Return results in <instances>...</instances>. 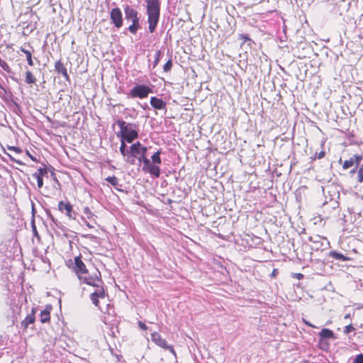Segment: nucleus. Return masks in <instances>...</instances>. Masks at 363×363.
<instances>
[{
	"label": "nucleus",
	"instance_id": "obj_39",
	"mask_svg": "<svg viewBox=\"0 0 363 363\" xmlns=\"http://www.w3.org/2000/svg\"><path fill=\"white\" fill-rule=\"evenodd\" d=\"M27 155L29 156V157L33 161V162H38V160L33 157L32 155L30 154V152L28 151H27Z\"/></svg>",
	"mask_w": 363,
	"mask_h": 363
},
{
	"label": "nucleus",
	"instance_id": "obj_36",
	"mask_svg": "<svg viewBox=\"0 0 363 363\" xmlns=\"http://www.w3.org/2000/svg\"><path fill=\"white\" fill-rule=\"evenodd\" d=\"M291 277L298 280L303 279L304 277L303 274L301 273H293Z\"/></svg>",
	"mask_w": 363,
	"mask_h": 363
},
{
	"label": "nucleus",
	"instance_id": "obj_10",
	"mask_svg": "<svg viewBox=\"0 0 363 363\" xmlns=\"http://www.w3.org/2000/svg\"><path fill=\"white\" fill-rule=\"evenodd\" d=\"M143 164V166L142 169L143 172H147L156 178L160 177L161 171L159 164H151L148 158L145 160Z\"/></svg>",
	"mask_w": 363,
	"mask_h": 363
},
{
	"label": "nucleus",
	"instance_id": "obj_40",
	"mask_svg": "<svg viewBox=\"0 0 363 363\" xmlns=\"http://www.w3.org/2000/svg\"><path fill=\"white\" fill-rule=\"evenodd\" d=\"M278 274V270L277 269H274L272 274H271V276L272 277H276V276Z\"/></svg>",
	"mask_w": 363,
	"mask_h": 363
},
{
	"label": "nucleus",
	"instance_id": "obj_24",
	"mask_svg": "<svg viewBox=\"0 0 363 363\" xmlns=\"http://www.w3.org/2000/svg\"><path fill=\"white\" fill-rule=\"evenodd\" d=\"M83 213L84 215H86L88 219L95 221L96 216L91 211L89 207L84 208Z\"/></svg>",
	"mask_w": 363,
	"mask_h": 363
},
{
	"label": "nucleus",
	"instance_id": "obj_42",
	"mask_svg": "<svg viewBox=\"0 0 363 363\" xmlns=\"http://www.w3.org/2000/svg\"><path fill=\"white\" fill-rule=\"evenodd\" d=\"M240 38L245 39V40H250V39L248 38V36L245 35H240Z\"/></svg>",
	"mask_w": 363,
	"mask_h": 363
},
{
	"label": "nucleus",
	"instance_id": "obj_29",
	"mask_svg": "<svg viewBox=\"0 0 363 363\" xmlns=\"http://www.w3.org/2000/svg\"><path fill=\"white\" fill-rule=\"evenodd\" d=\"M149 92H130L133 97H139L140 99L147 96Z\"/></svg>",
	"mask_w": 363,
	"mask_h": 363
},
{
	"label": "nucleus",
	"instance_id": "obj_17",
	"mask_svg": "<svg viewBox=\"0 0 363 363\" xmlns=\"http://www.w3.org/2000/svg\"><path fill=\"white\" fill-rule=\"evenodd\" d=\"M52 311V306L47 305L45 308L40 313V322L42 323H50V313Z\"/></svg>",
	"mask_w": 363,
	"mask_h": 363
},
{
	"label": "nucleus",
	"instance_id": "obj_25",
	"mask_svg": "<svg viewBox=\"0 0 363 363\" xmlns=\"http://www.w3.org/2000/svg\"><path fill=\"white\" fill-rule=\"evenodd\" d=\"M109 184H111L115 188L119 185V179L116 176L108 177L105 179Z\"/></svg>",
	"mask_w": 363,
	"mask_h": 363
},
{
	"label": "nucleus",
	"instance_id": "obj_13",
	"mask_svg": "<svg viewBox=\"0 0 363 363\" xmlns=\"http://www.w3.org/2000/svg\"><path fill=\"white\" fill-rule=\"evenodd\" d=\"M36 308H33L30 313L21 321V324L23 332H26L29 325L34 324L35 321Z\"/></svg>",
	"mask_w": 363,
	"mask_h": 363
},
{
	"label": "nucleus",
	"instance_id": "obj_27",
	"mask_svg": "<svg viewBox=\"0 0 363 363\" xmlns=\"http://www.w3.org/2000/svg\"><path fill=\"white\" fill-rule=\"evenodd\" d=\"M35 82V77L32 74V73L30 71H27L26 73V82L28 84H33Z\"/></svg>",
	"mask_w": 363,
	"mask_h": 363
},
{
	"label": "nucleus",
	"instance_id": "obj_32",
	"mask_svg": "<svg viewBox=\"0 0 363 363\" xmlns=\"http://www.w3.org/2000/svg\"><path fill=\"white\" fill-rule=\"evenodd\" d=\"M357 180L359 183L363 182V166L357 172Z\"/></svg>",
	"mask_w": 363,
	"mask_h": 363
},
{
	"label": "nucleus",
	"instance_id": "obj_38",
	"mask_svg": "<svg viewBox=\"0 0 363 363\" xmlns=\"http://www.w3.org/2000/svg\"><path fill=\"white\" fill-rule=\"evenodd\" d=\"M303 322L304 323L305 325H306L311 328H315V326L314 325H313L312 323H311L309 321L306 320L304 318H303Z\"/></svg>",
	"mask_w": 363,
	"mask_h": 363
},
{
	"label": "nucleus",
	"instance_id": "obj_34",
	"mask_svg": "<svg viewBox=\"0 0 363 363\" xmlns=\"http://www.w3.org/2000/svg\"><path fill=\"white\" fill-rule=\"evenodd\" d=\"M353 363H363V354H359L355 357Z\"/></svg>",
	"mask_w": 363,
	"mask_h": 363
},
{
	"label": "nucleus",
	"instance_id": "obj_30",
	"mask_svg": "<svg viewBox=\"0 0 363 363\" xmlns=\"http://www.w3.org/2000/svg\"><path fill=\"white\" fill-rule=\"evenodd\" d=\"M161 54V50H158L156 51V53L155 55V60L153 62V67H155L159 63Z\"/></svg>",
	"mask_w": 363,
	"mask_h": 363
},
{
	"label": "nucleus",
	"instance_id": "obj_43",
	"mask_svg": "<svg viewBox=\"0 0 363 363\" xmlns=\"http://www.w3.org/2000/svg\"><path fill=\"white\" fill-rule=\"evenodd\" d=\"M324 155H325V152H320L319 153L318 158L320 159V158L323 157Z\"/></svg>",
	"mask_w": 363,
	"mask_h": 363
},
{
	"label": "nucleus",
	"instance_id": "obj_18",
	"mask_svg": "<svg viewBox=\"0 0 363 363\" xmlns=\"http://www.w3.org/2000/svg\"><path fill=\"white\" fill-rule=\"evenodd\" d=\"M55 71L61 74L66 80L69 79V75L67 74V68L60 60H58L55 62Z\"/></svg>",
	"mask_w": 363,
	"mask_h": 363
},
{
	"label": "nucleus",
	"instance_id": "obj_6",
	"mask_svg": "<svg viewBox=\"0 0 363 363\" xmlns=\"http://www.w3.org/2000/svg\"><path fill=\"white\" fill-rule=\"evenodd\" d=\"M147 148L143 146L142 144L138 141L131 145L130 147V155L134 160V164H135V159L140 162H143L146 160Z\"/></svg>",
	"mask_w": 363,
	"mask_h": 363
},
{
	"label": "nucleus",
	"instance_id": "obj_2",
	"mask_svg": "<svg viewBox=\"0 0 363 363\" xmlns=\"http://www.w3.org/2000/svg\"><path fill=\"white\" fill-rule=\"evenodd\" d=\"M77 278L82 284H86L89 287L104 282L101 272L94 267L87 269Z\"/></svg>",
	"mask_w": 363,
	"mask_h": 363
},
{
	"label": "nucleus",
	"instance_id": "obj_45",
	"mask_svg": "<svg viewBox=\"0 0 363 363\" xmlns=\"http://www.w3.org/2000/svg\"><path fill=\"white\" fill-rule=\"evenodd\" d=\"M309 240H310V241H313V238H312V237H310V238H309Z\"/></svg>",
	"mask_w": 363,
	"mask_h": 363
},
{
	"label": "nucleus",
	"instance_id": "obj_20",
	"mask_svg": "<svg viewBox=\"0 0 363 363\" xmlns=\"http://www.w3.org/2000/svg\"><path fill=\"white\" fill-rule=\"evenodd\" d=\"M150 104L155 109L161 110L165 108L166 103L161 99L157 97H152L150 99Z\"/></svg>",
	"mask_w": 363,
	"mask_h": 363
},
{
	"label": "nucleus",
	"instance_id": "obj_1",
	"mask_svg": "<svg viewBox=\"0 0 363 363\" xmlns=\"http://www.w3.org/2000/svg\"><path fill=\"white\" fill-rule=\"evenodd\" d=\"M147 15L148 29L155 32L160 16V2L159 0H145Z\"/></svg>",
	"mask_w": 363,
	"mask_h": 363
},
{
	"label": "nucleus",
	"instance_id": "obj_9",
	"mask_svg": "<svg viewBox=\"0 0 363 363\" xmlns=\"http://www.w3.org/2000/svg\"><path fill=\"white\" fill-rule=\"evenodd\" d=\"M151 340L157 346L164 350H169L174 356L177 355L174 347L172 345H168L167 340L164 338H163L160 333L157 332L152 333L151 334Z\"/></svg>",
	"mask_w": 363,
	"mask_h": 363
},
{
	"label": "nucleus",
	"instance_id": "obj_7",
	"mask_svg": "<svg viewBox=\"0 0 363 363\" xmlns=\"http://www.w3.org/2000/svg\"><path fill=\"white\" fill-rule=\"evenodd\" d=\"M318 337L319 347L323 350H327L329 347V343L326 342L327 340L336 339L333 331L328 328H323L318 333Z\"/></svg>",
	"mask_w": 363,
	"mask_h": 363
},
{
	"label": "nucleus",
	"instance_id": "obj_15",
	"mask_svg": "<svg viewBox=\"0 0 363 363\" xmlns=\"http://www.w3.org/2000/svg\"><path fill=\"white\" fill-rule=\"evenodd\" d=\"M362 160V156L360 155H355L353 157H350V160H345L342 164V168L344 169H347L351 167L354 164H356L357 167L360 162Z\"/></svg>",
	"mask_w": 363,
	"mask_h": 363
},
{
	"label": "nucleus",
	"instance_id": "obj_44",
	"mask_svg": "<svg viewBox=\"0 0 363 363\" xmlns=\"http://www.w3.org/2000/svg\"><path fill=\"white\" fill-rule=\"evenodd\" d=\"M350 317V314H347L345 316V318H349Z\"/></svg>",
	"mask_w": 363,
	"mask_h": 363
},
{
	"label": "nucleus",
	"instance_id": "obj_8",
	"mask_svg": "<svg viewBox=\"0 0 363 363\" xmlns=\"http://www.w3.org/2000/svg\"><path fill=\"white\" fill-rule=\"evenodd\" d=\"M67 266L72 269L77 277L88 269L82 261L81 255L74 257V262L72 259H69L67 262Z\"/></svg>",
	"mask_w": 363,
	"mask_h": 363
},
{
	"label": "nucleus",
	"instance_id": "obj_28",
	"mask_svg": "<svg viewBox=\"0 0 363 363\" xmlns=\"http://www.w3.org/2000/svg\"><path fill=\"white\" fill-rule=\"evenodd\" d=\"M172 59H169L163 66V70L164 72H169L172 69Z\"/></svg>",
	"mask_w": 363,
	"mask_h": 363
},
{
	"label": "nucleus",
	"instance_id": "obj_14",
	"mask_svg": "<svg viewBox=\"0 0 363 363\" xmlns=\"http://www.w3.org/2000/svg\"><path fill=\"white\" fill-rule=\"evenodd\" d=\"M120 152L123 155L125 162L130 165L134 164V160L130 155V149H126V145L123 140H121V146L119 148Z\"/></svg>",
	"mask_w": 363,
	"mask_h": 363
},
{
	"label": "nucleus",
	"instance_id": "obj_37",
	"mask_svg": "<svg viewBox=\"0 0 363 363\" xmlns=\"http://www.w3.org/2000/svg\"><path fill=\"white\" fill-rule=\"evenodd\" d=\"M138 326L143 330H147V326L146 324L142 321H138Z\"/></svg>",
	"mask_w": 363,
	"mask_h": 363
},
{
	"label": "nucleus",
	"instance_id": "obj_16",
	"mask_svg": "<svg viewBox=\"0 0 363 363\" xmlns=\"http://www.w3.org/2000/svg\"><path fill=\"white\" fill-rule=\"evenodd\" d=\"M48 174V169L46 167L43 168H39L38 171L33 174V177L36 179L38 187L39 189L42 188L43 186V177L44 175Z\"/></svg>",
	"mask_w": 363,
	"mask_h": 363
},
{
	"label": "nucleus",
	"instance_id": "obj_4",
	"mask_svg": "<svg viewBox=\"0 0 363 363\" xmlns=\"http://www.w3.org/2000/svg\"><path fill=\"white\" fill-rule=\"evenodd\" d=\"M117 124L121 129L122 140L128 143H132L138 137V133L132 123H127L122 120H118Z\"/></svg>",
	"mask_w": 363,
	"mask_h": 363
},
{
	"label": "nucleus",
	"instance_id": "obj_33",
	"mask_svg": "<svg viewBox=\"0 0 363 363\" xmlns=\"http://www.w3.org/2000/svg\"><path fill=\"white\" fill-rule=\"evenodd\" d=\"M131 91H151L148 87H146L145 86H135L132 89Z\"/></svg>",
	"mask_w": 363,
	"mask_h": 363
},
{
	"label": "nucleus",
	"instance_id": "obj_12",
	"mask_svg": "<svg viewBox=\"0 0 363 363\" xmlns=\"http://www.w3.org/2000/svg\"><path fill=\"white\" fill-rule=\"evenodd\" d=\"M58 209L62 213H65L69 219L74 220L76 218V213L69 202L60 201L58 203Z\"/></svg>",
	"mask_w": 363,
	"mask_h": 363
},
{
	"label": "nucleus",
	"instance_id": "obj_31",
	"mask_svg": "<svg viewBox=\"0 0 363 363\" xmlns=\"http://www.w3.org/2000/svg\"><path fill=\"white\" fill-rule=\"evenodd\" d=\"M354 330H355L354 327L352 324H350L345 327L344 333L346 335H348L349 333H350L351 332H352Z\"/></svg>",
	"mask_w": 363,
	"mask_h": 363
},
{
	"label": "nucleus",
	"instance_id": "obj_19",
	"mask_svg": "<svg viewBox=\"0 0 363 363\" xmlns=\"http://www.w3.org/2000/svg\"><path fill=\"white\" fill-rule=\"evenodd\" d=\"M0 97L9 105L14 104L18 106V102L13 99L12 92H0Z\"/></svg>",
	"mask_w": 363,
	"mask_h": 363
},
{
	"label": "nucleus",
	"instance_id": "obj_21",
	"mask_svg": "<svg viewBox=\"0 0 363 363\" xmlns=\"http://www.w3.org/2000/svg\"><path fill=\"white\" fill-rule=\"evenodd\" d=\"M330 256L335 259L341 261H350L351 259L350 257H346L344 255L336 251L331 252Z\"/></svg>",
	"mask_w": 363,
	"mask_h": 363
},
{
	"label": "nucleus",
	"instance_id": "obj_41",
	"mask_svg": "<svg viewBox=\"0 0 363 363\" xmlns=\"http://www.w3.org/2000/svg\"><path fill=\"white\" fill-rule=\"evenodd\" d=\"M9 157H10L11 160L16 162L17 164H22V162H20L19 160H15L14 158H13L10 155H8Z\"/></svg>",
	"mask_w": 363,
	"mask_h": 363
},
{
	"label": "nucleus",
	"instance_id": "obj_11",
	"mask_svg": "<svg viewBox=\"0 0 363 363\" xmlns=\"http://www.w3.org/2000/svg\"><path fill=\"white\" fill-rule=\"evenodd\" d=\"M110 18L116 28H120L123 26V15L119 8L116 7L111 9Z\"/></svg>",
	"mask_w": 363,
	"mask_h": 363
},
{
	"label": "nucleus",
	"instance_id": "obj_26",
	"mask_svg": "<svg viewBox=\"0 0 363 363\" xmlns=\"http://www.w3.org/2000/svg\"><path fill=\"white\" fill-rule=\"evenodd\" d=\"M151 159L153 164L160 165L162 163V160L160 158V151H157L156 152H155L152 155Z\"/></svg>",
	"mask_w": 363,
	"mask_h": 363
},
{
	"label": "nucleus",
	"instance_id": "obj_22",
	"mask_svg": "<svg viewBox=\"0 0 363 363\" xmlns=\"http://www.w3.org/2000/svg\"><path fill=\"white\" fill-rule=\"evenodd\" d=\"M21 51L26 55V57L28 64L30 66H33L34 65V62H33V58H32V53H31V52L28 50H26L24 48H21Z\"/></svg>",
	"mask_w": 363,
	"mask_h": 363
},
{
	"label": "nucleus",
	"instance_id": "obj_3",
	"mask_svg": "<svg viewBox=\"0 0 363 363\" xmlns=\"http://www.w3.org/2000/svg\"><path fill=\"white\" fill-rule=\"evenodd\" d=\"M125 18L127 21H131L132 24L129 26L128 30L132 34H135L138 29L141 28L140 24V19L138 17V12L136 9L129 5L124 6Z\"/></svg>",
	"mask_w": 363,
	"mask_h": 363
},
{
	"label": "nucleus",
	"instance_id": "obj_35",
	"mask_svg": "<svg viewBox=\"0 0 363 363\" xmlns=\"http://www.w3.org/2000/svg\"><path fill=\"white\" fill-rule=\"evenodd\" d=\"M7 148L9 150H12V151H14L15 152L19 154L21 152H22V150L18 147H15V146H7Z\"/></svg>",
	"mask_w": 363,
	"mask_h": 363
},
{
	"label": "nucleus",
	"instance_id": "obj_23",
	"mask_svg": "<svg viewBox=\"0 0 363 363\" xmlns=\"http://www.w3.org/2000/svg\"><path fill=\"white\" fill-rule=\"evenodd\" d=\"M337 5L342 9V11H347L350 7L351 2L350 0H341Z\"/></svg>",
	"mask_w": 363,
	"mask_h": 363
},
{
	"label": "nucleus",
	"instance_id": "obj_5",
	"mask_svg": "<svg viewBox=\"0 0 363 363\" xmlns=\"http://www.w3.org/2000/svg\"><path fill=\"white\" fill-rule=\"evenodd\" d=\"M90 288L89 298L96 307L100 308L101 301L104 300L108 296L104 287V282L96 284Z\"/></svg>",
	"mask_w": 363,
	"mask_h": 363
}]
</instances>
